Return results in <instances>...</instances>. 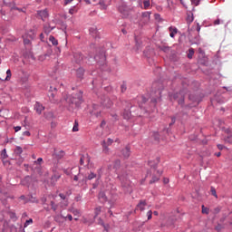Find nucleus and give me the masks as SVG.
Masks as SVG:
<instances>
[{
  "label": "nucleus",
  "mask_w": 232,
  "mask_h": 232,
  "mask_svg": "<svg viewBox=\"0 0 232 232\" xmlns=\"http://www.w3.org/2000/svg\"><path fill=\"white\" fill-rule=\"evenodd\" d=\"M211 193H212V195L214 196V197H216V198H218V195H217V192H216V189H215V188H211Z\"/></svg>",
  "instance_id": "40"
},
{
  "label": "nucleus",
  "mask_w": 232,
  "mask_h": 232,
  "mask_svg": "<svg viewBox=\"0 0 232 232\" xmlns=\"http://www.w3.org/2000/svg\"><path fill=\"white\" fill-rule=\"evenodd\" d=\"M202 213L206 215H208L209 213V209L206 208L204 205L202 206Z\"/></svg>",
  "instance_id": "29"
},
{
  "label": "nucleus",
  "mask_w": 232,
  "mask_h": 232,
  "mask_svg": "<svg viewBox=\"0 0 232 232\" xmlns=\"http://www.w3.org/2000/svg\"><path fill=\"white\" fill-rule=\"evenodd\" d=\"M192 4L196 6L199 5L200 0H191Z\"/></svg>",
  "instance_id": "41"
},
{
  "label": "nucleus",
  "mask_w": 232,
  "mask_h": 232,
  "mask_svg": "<svg viewBox=\"0 0 232 232\" xmlns=\"http://www.w3.org/2000/svg\"><path fill=\"white\" fill-rule=\"evenodd\" d=\"M71 213H72V215H74V217H78L79 214H80V212H79L78 209H72V210L71 211Z\"/></svg>",
  "instance_id": "35"
},
{
  "label": "nucleus",
  "mask_w": 232,
  "mask_h": 232,
  "mask_svg": "<svg viewBox=\"0 0 232 232\" xmlns=\"http://www.w3.org/2000/svg\"><path fill=\"white\" fill-rule=\"evenodd\" d=\"M65 155V152L63 150H54V153L53 154V157L57 159V160H61L62 158H63Z\"/></svg>",
  "instance_id": "6"
},
{
  "label": "nucleus",
  "mask_w": 232,
  "mask_h": 232,
  "mask_svg": "<svg viewBox=\"0 0 232 232\" xmlns=\"http://www.w3.org/2000/svg\"><path fill=\"white\" fill-rule=\"evenodd\" d=\"M214 24H215V25L220 24V20H219V19H217V20L214 22Z\"/></svg>",
  "instance_id": "52"
},
{
  "label": "nucleus",
  "mask_w": 232,
  "mask_h": 232,
  "mask_svg": "<svg viewBox=\"0 0 232 232\" xmlns=\"http://www.w3.org/2000/svg\"><path fill=\"white\" fill-rule=\"evenodd\" d=\"M79 131V124L77 121H74V127H72V132Z\"/></svg>",
  "instance_id": "28"
},
{
  "label": "nucleus",
  "mask_w": 232,
  "mask_h": 232,
  "mask_svg": "<svg viewBox=\"0 0 232 232\" xmlns=\"http://www.w3.org/2000/svg\"><path fill=\"white\" fill-rule=\"evenodd\" d=\"M151 19V12H143L140 16V24H148Z\"/></svg>",
  "instance_id": "2"
},
{
  "label": "nucleus",
  "mask_w": 232,
  "mask_h": 232,
  "mask_svg": "<svg viewBox=\"0 0 232 232\" xmlns=\"http://www.w3.org/2000/svg\"><path fill=\"white\" fill-rule=\"evenodd\" d=\"M102 213V207H96L94 208V218H97Z\"/></svg>",
  "instance_id": "21"
},
{
  "label": "nucleus",
  "mask_w": 232,
  "mask_h": 232,
  "mask_svg": "<svg viewBox=\"0 0 232 232\" xmlns=\"http://www.w3.org/2000/svg\"><path fill=\"white\" fill-rule=\"evenodd\" d=\"M102 149H103L104 152H108L109 151V148L107 146L106 141H102Z\"/></svg>",
  "instance_id": "27"
},
{
  "label": "nucleus",
  "mask_w": 232,
  "mask_h": 232,
  "mask_svg": "<svg viewBox=\"0 0 232 232\" xmlns=\"http://www.w3.org/2000/svg\"><path fill=\"white\" fill-rule=\"evenodd\" d=\"M1 158L3 160L6 159L7 158V155H6V150H3L2 152H1Z\"/></svg>",
  "instance_id": "33"
},
{
  "label": "nucleus",
  "mask_w": 232,
  "mask_h": 232,
  "mask_svg": "<svg viewBox=\"0 0 232 232\" xmlns=\"http://www.w3.org/2000/svg\"><path fill=\"white\" fill-rule=\"evenodd\" d=\"M40 38H41V40H43V39L44 38V34H40Z\"/></svg>",
  "instance_id": "57"
},
{
  "label": "nucleus",
  "mask_w": 232,
  "mask_h": 232,
  "mask_svg": "<svg viewBox=\"0 0 232 232\" xmlns=\"http://www.w3.org/2000/svg\"><path fill=\"white\" fill-rule=\"evenodd\" d=\"M20 198H21V200H24L25 197L24 196H21Z\"/></svg>",
  "instance_id": "61"
},
{
  "label": "nucleus",
  "mask_w": 232,
  "mask_h": 232,
  "mask_svg": "<svg viewBox=\"0 0 232 232\" xmlns=\"http://www.w3.org/2000/svg\"><path fill=\"white\" fill-rule=\"evenodd\" d=\"M75 13H77V10L75 9V7L69 9V14H71V15H73V14Z\"/></svg>",
  "instance_id": "38"
},
{
  "label": "nucleus",
  "mask_w": 232,
  "mask_h": 232,
  "mask_svg": "<svg viewBox=\"0 0 232 232\" xmlns=\"http://www.w3.org/2000/svg\"><path fill=\"white\" fill-rule=\"evenodd\" d=\"M154 17H155V19H156L157 21H160V14H154Z\"/></svg>",
  "instance_id": "48"
},
{
  "label": "nucleus",
  "mask_w": 232,
  "mask_h": 232,
  "mask_svg": "<svg viewBox=\"0 0 232 232\" xmlns=\"http://www.w3.org/2000/svg\"><path fill=\"white\" fill-rule=\"evenodd\" d=\"M80 163H81L82 165L84 163V161H83V159H82V158H81V159H80Z\"/></svg>",
  "instance_id": "56"
},
{
  "label": "nucleus",
  "mask_w": 232,
  "mask_h": 232,
  "mask_svg": "<svg viewBox=\"0 0 232 232\" xmlns=\"http://www.w3.org/2000/svg\"><path fill=\"white\" fill-rule=\"evenodd\" d=\"M131 116V112H130V111H125L123 112V119L124 120H130Z\"/></svg>",
  "instance_id": "22"
},
{
  "label": "nucleus",
  "mask_w": 232,
  "mask_h": 232,
  "mask_svg": "<svg viewBox=\"0 0 232 232\" xmlns=\"http://www.w3.org/2000/svg\"><path fill=\"white\" fill-rule=\"evenodd\" d=\"M169 36H170V38H174V36L177 34V33H178V29L176 28V27H173V26H170L169 28Z\"/></svg>",
  "instance_id": "15"
},
{
  "label": "nucleus",
  "mask_w": 232,
  "mask_h": 232,
  "mask_svg": "<svg viewBox=\"0 0 232 232\" xmlns=\"http://www.w3.org/2000/svg\"><path fill=\"white\" fill-rule=\"evenodd\" d=\"M14 152L17 154V155H20L22 152H23V150L21 147H16V149L14 150Z\"/></svg>",
  "instance_id": "31"
},
{
  "label": "nucleus",
  "mask_w": 232,
  "mask_h": 232,
  "mask_svg": "<svg viewBox=\"0 0 232 232\" xmlns=\"http://www.w3.org/2000/svg\"><path fill=\"white\" fill-rule=\"evenodd\" d=\"M102 105L104 108H108V109H109V108H111V107L113 105V103H112V102H111V100L110 98L106 97V98L103 100Z\"/></svg>",
  "instance_id": "7"
},
{
  "label": "nucleus",
  "mask_w": 232,
  "mask_h": 232,
  "mask_svg": "<svg viewBox=\"0 0 232 232\" xmlns=\"http://www.w3.org/2000/svg\"><path fill=\"white\" fill-rule=\"evenodd\" d=\"M38 14L41 16V19H43V21L46 20L49 15L48 11L46 9L43 11H39Z\"/></svg>",
  "instance_id": "13"
},
{
  "label": "nucleus",
  "mask_w": 232,
  "mask_h": 232,
  "mask_svg": "<svg viewBox=\"0 0 232 232\" xmlns=\"http://www.w3.org/2000/svg\"><path fill=\"white\" fill-rule=\"evenodd\" d=\"M24 136H27V137H30L31 136V133L29 131H24L23 133Z\"/></svg>",
  "instance_id": "50"
},
{
  "label": "nucleus",
  "mask_w": 232,
  "mask_h": 232,
  "mask_svg": "<svg viewBox=\"0 0 232 232\" xmlns=\"http://www.w3.org/2000/svg\"><path fill=\"white\" fill-rule=\"evenodd\" d=\"M162 174V171H157L156 175L152 177V179L150 181V183L157 182L160 179V175Z\"/></svg>",
  "instance_id": "11"
},
{
  "label": "nucleus",
  "mask_w": 232,
  "mask_h": 232,
  "mask_svg": "<svg viewBox=\"0 0 232 232\" xmlns=\"http://www.w3.org/2000/svg\"><path fill=\"white\" fill-rule=\"evenodd\" d=\"M122 156L125 159H128L130 156V147H126L124 150H122Z\"/></svg>",
  "instance_id": "14"
},
{
  "label": "nucleus",
  "mask_w": 232,
  "mask_h": 232,
  "mask_svg": "<svg viewBox=\"0 0 232 232\" xmlns=\"http://www.w3.org/2000/svg\"><path fill=\"white\" fill-rule=\"evenodd\" d=\"M67 219H69V221H72L73 218L71 214L67 215Z\"/></svg>",
  "instance_id": "49"
},
{
  "label": "nucleus",
  "mask_w": 232,
  "mask_h": 232,
  "mask_svg": "<svg viewBox=\"0 0 232 232\" xmlns=\"http://www.w3.org/2000/svg\"><path fill=\"white\" fill-rule=\"evenodd\" d=\"M197 30H198V33L200 32V26L199 25L197 27Z\"/></svg>",
  "instance_id": "63"
},
{
  "label": "nucleus",
  "mask_w": 232,
  "mask_h": 232,
  "mask_svg": "<svg viewBox=\"0 0 232 232\" xmlns=\"http://www.w3.org/2000/svg\"><path fill=\"white\" fill-rule=\"evenodd\" d=\"M35 110H36V112L41 114L42 111L44 110V107L43 105H41V103H36Z\"/></svg>",
  "instance_id": "17"
},
{
  "label": "nucleus",
  "mask_w": 232,
  "mask_h": 232,
  "mask_svg": "<svg viewBox=\"0 0 232 232\" xmlns=\"http://www.w3.org/2000/svg\"><path fill=\"white\" fill-rule=\"evenodd\" d=\"M89 32L92 34V36H95L98 34L97 28L95 27L90 28Z\"/></svg>",
  "instance_id": "23"
},
{
  "label": "nucleus",
  "mask_w": 232,
  "mask_h": 232,
  "mask_svg": "<svg viewBox=\"0 0 232 232\" xmlns=\"http://www.w3.org/2000/svg\"><path fill=\"white\" fill-rule=\"evenodd\" d=\"M150 5H151V3L150 2V0L143 1V8L144 9L150 8Z\"/></svg>",
  "instance_id": "24"
},
{
  "label": "nucleus",
  "mask_w": 232,
  "mask_h": 232,
  "mask_svg": "<svg viewBox=\"0 0 232 232\" xmlns=\"http://www.w3.org/2000/svg\"><path fill=\"white\" fill-rule=\"evenodd\" d=\"M49 40H50V42L52 43V44L53 46H57L58 45V40L54 36L51 35Z\"/></svg>",
  "instance_id": "20"
},
{
  "label": "nucleus",
  "mask_w": 232,
  "mask_h": 232,
  "mask_svg": "<svg viewBox=\"0 0 232 232\" xmlns=\"http://www.w3.org/2000/svg\"><path fill=\"white\" fill-rule=\"evenodd\" d=\"M152 216H153V212L151 210H149L147 212L148 220H151Z\"/></svg>",
  "instance_id": "32"
},
{
  "label": "nucleus",
  "mask_w": 232,
  "mask_h": 232,
  "mask_svg": "<svg viewBox=\"0 0 232 232\" xmlns=\"http://www.w3.org/2000/svg\"><path fill=\"white\" fill-rule=\"evenodd\" d=\"M11 77H12L11 70L8 69L6 71V77L5 78V81H7V82L10 81Z\"/></svg>",
  "instance_id": "25"
},
{
  "label": "nucleus",
  "mask_w": 232,
  "mask_h": 232,
  "mask_svg": "<svg viewBox=\"0 0 232 232\" xmlns=\"http://www.w3.org/2000/svg\"><path fill=\"white\" fill-rule=\"evenodd\" d=\"M53 28L54 27H51L50 25H44V34L48 35L52 32V30H53Z\"/></svg>",
  "instance_id": "19"
},
{
  "label": "nucleus",
  "mask_w": 232,
  "mask_h": 232,
  "mask_svg": "<svg viewBox=\"0 0 232 232\" xmlns=\"http://www.w3.org/2000/svg\"><path fill=\"white\" fill-rule=\"evenodd\" d=\"M151 103L153 104V106L157 105V98L151 99Z\"/></svg>",
  "instance_id": "46"
},
{
  "label": "nucleus",
  "mask_w": 232,
  "mask_h": 232,
  "mask_svg": "<svg viewBox=\"0 0 232 232\" xmlns=\"http://www.w3.org/2000/svg\"><path fill=\"white\" fill-rule=\"evenodd\" d=\"M72 1H74V0H65V1H63V5H67L71 4Z\"/></svg>",
  "instance_id": "45"
},
{
  "label": "nucleus",
  "mask_w": 232,
  "mask_h": 232,
  "mask_svg": "<svg viewBox=\"0 0 232 232\" xmlns=\"http://www.w3.org/2000/svg\"><path fill=\"white\" fill-rule=\"evenodd\" d=\"M148 102V99L146 96L141 95L138 97V103L140 108H143V104H146Z\"/></svg>",
  "instance_id": "5"
},
{
  "label": "nucleus",
  "mask_w": 232,
  "mask_h": 232,
  "mask_svg": "<svg viewBox=\"0 0 232 232\" xmlns=\"http://www.w3.org/2000/svg\"><path fill=\"white\" fill-rule=\"evenodd\" d=\"M14 129L15 132H18L19 130H21L22 128L20 126H17V127H14Z\"/></svg>",
  "instance_id": "51"
},
{
  "label": "nucleus",
  "mask_w": 232,
  "mask_h": 232,
  "mask_svg": "<svg viewBox=\"0 0 232 232\" xmlns=\"http://www.w3.org/2000/svg\"><path fill=\"white\" fill-rule=\"evenodd\" d=\"M78 179V176H74V180L77 181Z\"/></svg>",
  "instance_id": "62"
},
{
  "label": "nucleus",
  "mask_w": 232,
  "mask_h": 232,
  "mask_svg": "<svg viewBox=\"0 0 232 232\" xmlns=\"http://www.w3.org/2000/svg\"><path fill=\"white\" fill-rule=\"evenodd\" d=\"M194 49L193 48H190L189 50H188V59H192V57H193V55H194Z\"/></svg>",
  "instance_id": "26"
},
{
  "label": "nucleus",
  "mask_w": 232,
  "mask_h": 232,
  "mask_svg": "<svg viewBox=\"0 0 232 232\" xmlns=\"http://www.w3.org/2000/svg\"><path fill=\"white\" fill-rule=\"evenodd\" d=\"M98 198L102 202H107V200H108V198H107L105 192H102V191L99 192Z\"/></svg>",
  "instance_id": "10"
},
{
  "label": "nucleus",
  "mask_w": 232,
  "mask_h": 232,
  "mask_svg": "<svg viewBox=\"0 0 232 232\" xmlns=\"http://www.w3.org/2000/svg\"><path fill=\"white\" fill-rule=\"evenodd\" d=\"M171 122H172V123H175V122H176V119H175V118H172V119H171Z\"/></svg>",
  "instance_id": "59"
},
{
  "label": "nucleus",
  "mask_w": 232,
  "mask_h": 232,
  "mask_svg": "<svg viewBox=\"0 0 232 232\" xmlns=\"http://www.w3.org/2000/svg\"><path fill=\"white\" fill-rule=\"evenodd\" d=\"M121 92H126L127 87H126V85L122 84V85L121 86Z\"/></svg>",
  "instance_id": "44"
},
{
  "label": "nucleus",
  "mask_w": 232,
  "mask_h": 232,
  "mask_svg": "<svg viewBox=\"0 0 232 232\" xmlns=\"http://www.w3.org/2000/svg\"><path fill=\"white\" fill-rule=\"evenodd\" d=\"M74 59H75L76 63H79L81 61L83 60V56L81 53H75Z\"/></svg>",
  "instance_id": "18"
},
{
  "label": "nucleus",
  "mask_w": 232,
  "mask_h": 232,
  "mask_svg": "<svg viewBox=\"0 0 232 232\" xmlns=\"http://www.w3.org/2000/svg\"><path fill=\"white\" fill-rule=\"evenodd\" d=\"M121 166V160H116L114 163V168H118Z\"/></svg>",
  "instance_id": "42"
},
{
  "label": "nucleus",
  "mask_w": 232,
  "mask_h": 232,
  "mask_svg": "<svg viewBox=\"0 0 232 232\" xmlns=\"http://www.w3.org/2000/svg\"><path fill=\"white\" fill-rule=\"evenodd\" d=\"M128 173L125 170H122L121 172L118 173V179L121 181H125L127 179Z\"/></svg>",
  "instance_id": "9"
},
{
  "label": "nucleus",
  "mask_w": 232,
  "mask_h": 232,
  "mask_svg": "<svg viewBox=\"0 0 232 232\" xmlns=\"http://www.w3.org/2000/svg\"><path fill=\"white\" fill-rule=\"evenodd\" d=\"M170 100L178 101L179 105H183L184 95L181 92H176L173 95H170Z\"/></svg>",
  "instance_id": "3"
},
{
  "label": "nucleus",
  "mask_w": 232,
  "mask_h": 232,
  "mask_svg": "<svg viewBox=\"0 0 232 232\" xmlns=\"http://www.w3.org/2000/svg\"><path fill=\"white\" fill-rule=\"evenodd\" d=\"M8 195L7 194H3L0 190V200H2L3 205H6V200L8 198Z\"/></svg>",
  "instance_id": "16"
},
{
  "label": "nucleus",
  "mask_w": 232,
  "mask_h": 232,
  "mask_svg": "<svg viewBox=\"0 0 232 232\" xmlns=\"http://www.w3.org/2000/svg\"><path fill=\"white\" fill-rule=\"evenodd\" d=\"M61 198H65V196L63 194H60Z\"/></svg>",
  "instance_id": "58"
},
{
  "label": "nucleus",
  "mask_w": 232,
  "mask_h": 232,
  "mask_svg": "<svg viewBox=\"0 0 232 232\" xmlns=\"http://www.w3.org/2000/svg\"><path fill=\"white\" fill-rule=\"evenodd\" d=\"M43 162H44V160L42 158H39L36 161H34V164L41 166Z\"/></svg>",
  "instance_id": "36"
},
{
  "label": "nucleus",
  "mask_w": 232,
  "mask_h": 232,
  "mask_svg": "<svg viewBox=\"0 0 232 232\" xmlns=\"http://www.w3.org/2000/svg\"><path fill=\"white\" fill-rule=\"evenodd\" d=\"M147 203L146 200H140L137 205L136 210L144 211L146 208Z\"/></svg>",
  "instance_id": "8"
},
{
  "label": "nucleus",
  "mask_w": 232,
  "mask_h": 232,
  "mask_svg": "<svg viewBox=\"0 0 232 232\" xmlns=\"http://www.w3.org/2000/svg\"><path fill=\"white\" fill-rule=\"evenodd\" d=\"M83 92L78 91L77 92H72V94L67 96L65 101L69 104L74 105L76 108L79 107L83 102Z\"/></svg>",
  "instance_id": "1"
},
{
  "label": "nucleus",
  "mask_w": 232,
  "mask_h": 232,
  "mask_svg": "<svg viewBox=\"0 0 232 232\" xmlns=\"http://www.w3.org/2000/svg\"><path fill=\"white\" fill-rule=\"evenodd\" d=\"M54 97H55V93L53 92H49V98H50V100H51V101L54 100Z\"/></svg>",
  "instance_id": "39"
},
{
  "label": "nucleus",
  "mask_w": 232,
  "mask_h": 232,
  "mask_svg": "<svg viewBox=\"0 0 232 232\" xmlns=\"http://www.w3.org/2000/svg\"><path fill=\"white\" fill-rule=\"evenodd\" d=\"M24 45L30 44V40L29 39H24Z\"/></svg>",
  "instance_id": "47"
},
{
  "label": "nucleus",
  "mask_w": 232,
  "mask_h": 232,
  "mask_svg": "<svg viewBox=\"0 0 232 232\" xmlns=\"http://www.w3.org/2000/svg\"><path fill=\"white\" fill-rule=\"evenodd\" d=\"M153 215L156 216V217H159V212L158 211H154Z\"/></svg>",
  "instance_id": "55"
},
{
  "label": "nucleus",
  "mask_w": 232,
  "mask_h": 232,
  "mask_svg": "<svg viewBox=\"0 0 232 232\" xmlns=\"http://www.w3.org/2000/svg\"><path fill=\"white\" fill-rule=\"evenodd\" d=\"M216 156H217V157H220V156H221V153H220V152L216 153Z\"/></svg>",
  "instance_id": "60"
},
{
  "label": "nucleus",
  "mask_w": 232,
  "mask_h": 232,
  "mask_svg": "<svg viewBox=\"0 0 232 232\" xmlns=\"http://www.w3.org/2000/svg\"><path fill=\"white\" fill-rule=\"evenodd\" d=\"M94 60L100 63V64H103L106 62V56L105 53H101L100 55H95L94 56Z\"/></svg>",
  "instance_id": "4"
},
{
  "label": "nucleus",
  "mask_w": 232,
  "mask_h": 232,
  "mask_svg": "<svg viewBox=\"0 0 232 232\" xmlns=\"http://www.w3.org/2000/svg\"><path fill=\"white\" fill-rule=\"evenodd\" d=\"M32 158H33L34 160H35V159H36V156L34 154V155L32 156Z\"/></svg>",
  "instance_id": "64"
},
{
  "label": "nucleus",
  "mask_w": 232,
  "mask_h": 232,
  "mask_svg": "<svg viewBox=\"0 0 232 232\" xmlns=\"http://www.w3.org/2000/svg\"><path fill=\"white\" fill-rule=\"evenodd\" d=\"M193 21H194V17H193V15H188V17H187V22L190 24V23H193Z\"/></svg>",
  "instance_id": "34"
},
{
  "label": "nucleus",
  "mask_w": 232,
  "mask_h": 232,
  "mask_svg": "<svg viewBox=\"0 0 232 232\" xmlns=\"http://www.w3.org/2000/svg\"><path fill=\"white\" fill-rule=\"evenodd\" d=\"M218 148L219 150H223L224 146L219 144V145H218Z\"/></svg>",
  "instance_id": "54"
},
{
  "label": "nucleus",
  "mask_w": 232,
  "mask_h": 232,
  "mask_svg": "<svg viewBox=\"0 0 232 232\" xmlns=\"http://www.w3.org/2000/svg\"><path fill=\"white\" fill-rule=\"evenodd\" d=\"M84 69L80 67L76 70V77L79 79H82L83 75H84Z\"/></svg>",
  "instance_id": "12"
},
{
  "label": "nucleus",
  "mask_w": 232,
  "mask_h": 232,
  "mask_svg": "<svg viewBox=\"0 0 232 232\" xmlns=\"http://www.w3.org/2000/svg\"><path fill=\"white\" fill-rule=\"evenodd\" d=\"M86 5H91V0H83Z\"/></svg>",
  "instance_id": "53"
},
{
  "label": "nucleus",
  "mask_w": 232,
  "mask_h": 232,
  "mask_svg": "<svg viewBox=\"0 0 232 232\" xmlns=\"http://www.w3.org/2000/svg\"><path fill=\"white\" fill-rule=\"evenodd\" d=\"M113 143V140H111V139H108L107 140V146H110V145H111Z\"/></svg>",
  "instance_id": "43"
},
{
  "label": "nucleus",
  "mask_w": 232,
  "mask_h": 232,
  "mask_svg": "<svg viewBox=\"0 0 232 232\" xmlns=\"http://www.w3.org/2000/svg\"><path fill=\"white\" fill-rule=\"evenodd\" d=\"M94 178H96V174H94V173H92V172L90 173V174L88 175V177H87V179H90V180L92 179H94Z\"/></svg>",
  "instance_id": "37"
},
{
  "label": "nucleus",
  "mask_w": 232,
  "mask_h": 232,
  "mask_svg": "<svg viewBox=\"0 0 232 232\" xmlns=\"http://www.w3.org/2000/svg\"><path fill=\"white\" fill-rule=\"evenodd\" d=\"M33 223H34V221L32 218L26 220V222L24 224V228H26L28 226L32 225Z\"/></svg>",
  "instance_id": "30"
}]
</instances>
